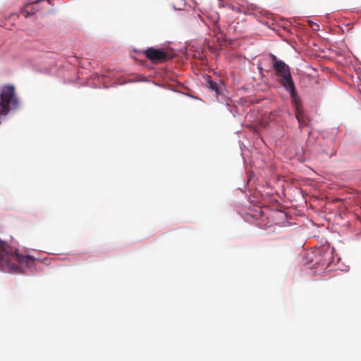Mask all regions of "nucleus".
I'll list each match as a JSON object with an SVG mask.
<instances>
[{
	"label": "nucleus",
	"instance_id": "1",
	"mask_svg": "<svg viewBox=\"0 0 361 361\" xmlns=\"http://www.w3.org/2000/svg\"><path fill=\"white\" fill-rule=\"evenodd\" d=\"M35 265V258L13 252L5 242L0 240V269L6 272L22 273V266L29 269Z\"/></svg>",
	"mask_w": 361,
	"mask_h": 361
},
{
	"label": "nucleus",
	"instance_id": "2",
	"mask_svg": "<svg viewBox=\"0 0 361 361\" xmlns=\"http://www.w3.org/2000/svg\"><path fill=\"white\" fill-rule=\"evenodd\" d=\"M270 58L272 61V66L275 71L276 75L280 78L281 84L286 90L290 91L292 94L295 93V85L290 74L289 66L284 61L279 60L277 57L271 54Z\"/></svg>",
	"mask_w": 361,
	"mask_h": 361
},
{
	"label": "nucleus",
	"instance_id": "3",
	"mask_svg": "<svg viewBox=\"0 0 361 361\" xmlns=\"http://www.w3.org/2000/svg\"><path fill=\"white\" fill-rule=\"evenodd\" d=\"M143 53L145 56L154 63H163L172 58L169 53L163 49L149 47L143 51Z\"/></svg>",
	"mask_w": 361,
	"mask_h": 361
},
{
	"label": "nucleus",
	"instance_id": "4",
	"mask_svg": "<svg viewBox=\"0 0 361 361\" xmlns=\"http://www.w3.org/2000/svg\"><path fill=\"white\" fill-rule=\"evenodd\" d=\"M207 86L212 91L215 92L216 97H218L223 92L224 88V84L221 82L217 83L212 80L210 75H207L205 78Z\"/></svg>",
	"mask_w": 361,
	"mask_h": 361
},
{
	"label": "nucleus",
	"instance_id": "5",
	"mask_svg": "<svg viewBox=\"0 0 361 361\" xmlns=\"http://www.w3.org/2000/svg\"><path fill=\"white\" fill-rule=\"evenodd\" d=\"M296 118L299 123V127L300 128H303L307 125L303 111L298 106H297Z\"/></svg>",
	"mask_w": 361,
	"mask_h": 361
},
{
	"label": "nucleus",
	"instance_id": "6",
	"mask_svg": "<svg viewBox=\"0 0 361 361\" xmlns=\"http://www.w3.org/2000/svg\"><path fill=\"white\" fill-rule=\"evenodd\" d=\"M171 4L176 10H183L185 6V0H170Z\"/></svg>",
	"mask_w": 361,
	"mask_h": 361
},
{
	"label": "nucleus",
	"instance_id": "7",
	"mask_svg": "<svg viewBox=\"0 0 361 361\" xmlns=\"http://www.w3.org/2000/svg\"><path fill=\"white\" fill-rule=\"evenodd\" d=\"M312 27L313 30H316L319 27V25L317 23H314L313 25H312Z\"/></svg>",
	"mask_w": 361,
	"mask_h": 361
},
{
	"label": "nucleus",
	"instance_id": "8",
	"mask_svg": "<svg viewBox=\"0 0 361 361\" xmlns=\"http://www.w3.org/2000/svg\"><path fill=\"white\" fill-rule=\"evenodd\" d=\"M30 16L29 12L26 11V12H25V18H28V16Z\"/></svg>",
	"mask_w": 361,
	"mask_h": 361
},
{
	"label": "nucleus",
	"instance_id": "9",
	"mask_svg": "<svg viewBox=\"0 0 361 361\" xmlns=\"http://www.w3.org/2000/svg\"><path fill=\"white\" fill-rule=\"evenodd\" d=\"M198 18L203 22L204 20L202 18V17L200 16V15H198Z\"/></svg>",
	"mask_w": 361,
	"mask_h": 361
}]
</instances>
